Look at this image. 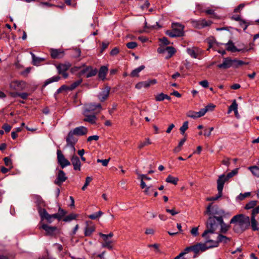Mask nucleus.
<instances>
[{"mask_svg":"<svg viewBox=\"0 0 259 259\" xmlns=\"http://www.w3.org/2000/svg\"><path fill=\"white\" fill-rule=\"evenodd\" d=\"M221 223H223V219L221 218L218 219L215 217H208L206 223V229L202 234V237L205 240L209 239Z\"/></svg>","mask_w":259,"mask_h":259,"instance_id":"f257e3e1","label":"nucleus"},{"mask_svg":"<svg viewBox=\"0 0 259 259\" xmlns=\"http://www.w3.org/2000/svg\"><path fill=\"white\" fill-rule=\"evenodd\" d=\"M236 223L235 226H239L242 231L248 229L250 226V218L243 214L234 216L230 221V224Z\"/></svg>","mask_w":259,"mask_h":259,"instance_id":"f03ea898","label":"nucleus"},{"mask_svg":"<svg viewBox=\"0 0 259 259\" xmlns=\"http://www.w3.org/2000/svg\"><path fill=\"white\" fill-rule=\"evenodd\" d=\"M244 64H246V63L241 60H232L230 58H224L223 63L218 65L217 67L220 69H226L231 67L237 68Z\"/></svg>","mask_w":259,"mask_h":259,"instance_id":"7ed1b4c3","label":"nucleus"},{"mask_svg":"<svg viewBox=\"0 0 259 259\" xmlns=\"http://www.w3.org/2000/svg\"><path fill=\"white\" fill-rule=\"evenodd\" d=\"M172 30H167L166 34L170 37H181L184 35V26L178 23H173Z\"/></svg>","mask_w":259,"mask_h":259,"instance_id":"20e7f679","label":"nucleus"},{"mask_svg":"<svg viewBox=\"0 0 259 259\" xmlns=\"http://www.w3.org/2000/svg\"><path fill=\"white\" fill-rule=\"evenodd\" d=\"M205 214L209 215V217H215L218 219H223L225 215L224 211L217 205L212 206L211 204H209L205 211Z\"/></svg>","mask_w":259,"mask_h":259,"instance_id":"39448f33","label":"nucleus"},{"mask_svg":"<svg viewBox=\"0 0 259 259\" xmlns=\"http://www.w3.org/2000/svg\"><path fill=\"white\" fill-rule=\"evenodd\" d=\"M238 168H235L231 172L227 174L226 176L222 175L219 176L217 180V189L220 191V193L223 191L225 183L230 178L236 175L238 173Z\"/></svg>","mask_w":259,"mask_h":259,"instance_id":"423d86ee","label":"nucleus"},{"mask_svg":"<svg viewBox=\"0 0 259 259\" xmlns=\"http://www.w3.org/2000/svg\"><path fill=\"white\" fill-rule=\"evenodd\" d=\"M230 241V238L223 235L222 234H219L217 240H213L212 239H211V237L209 238V239H206V242L207 243H210V245H208V247L212 248L218 247L220 242L227 243Z\"/></svg>","mask_w":259,"mask_h":259,"instance_id":"0eeeda50","label":"nucleus"},{"mask_svg":"<svg viewBox=\"0 0 259 259\" xmlns=\"http://www.w3.org/2000/svg\"><path fill=\"white\" fill-rule=\"evenodd\" d=\"M77 136L72 130L70 131L66 138V146L70 147L74 151L75 150L74 145L78 141Z\"/></svg>","mask_w":259,"mask_h":259,"instance_id":"6e6552de","label":"nucleus"},{"mask_svg":"<svg viewBox=\"0 0 259 259\" xmlns=\"http://www.w3.org/2000/svg\"><path fill=\"white\" fill-rule=\"evenodd\" d=\"M187 53L193 58L200 59V57L204 53V51L196 47H193L191 48H188L186 50Z\"/></svg>","mask_w":259,"mask_h":259,"instance_id":"1a4fd4ad","label":"nucleus"},{"mask_svg":"<svg viewBox=\"0 0 259 259\" xmlns=\"http://www.w3.org/2000/svg\"><path fill=\"white\" fill-rule=\"evenodd\" d=\"M210 245V243H207L206 242V240H205V243H197L195 245H192V251H193L196 255H194V257L197 256V255L199 254L200 252H203L205 251L207 249L210 248V247H208V245Z\"/></svg>","mask_w":259,"mask_h":259,"instance_id":"9d476101","label":"nucleus"},{"mask_svg":"<svg viewBox=\"0 0 259 259\" xmlns=\"http://www.w3.org/2000/svg\"><path fill=\"white\" fill-rule=\"evenodd\" d=\"M11 89L16 91H22L26 88V83L22 80H14L10 84Z\"/></svg>","mask_w":259,"mask_h":259,"instance_id":"9b49d317","label":"nucleus"},{"mask_svg":"<svg viewBox=\"0 0 259 259\" xmlns=\"http://www.w3.org/2000/svg\"><path fill=\"white\" fill-rule=\"evenodd\" d=\"M57 161L59 164L62 168L65 167L70 165V162L65 158L64 155L62 153L60 150H58L57 151Z\"/></svg>","mask_w":259,"mask_h":259,"instance_id":"f8f14e48","label":"nucleus"},{"mask_svg":"<svg viewBox=\"0 0 259 259\" xmlns=\"http://www.w3.org/2000/svg\"><path fill=\"white\" fill-rule=\"evenodd\" d=\"M110 87L106 86L103 88L97 95L98 99L101 102H104L109 97L110 92Z\"/></svg>","mask_w":259,"mask_h":259,"instance_id":"ddd939ff","label":"nucleus"},{"mask_svg":"<svg viewBox=\"0 0 259 259\" xmlns=\"http://www.w3.org/2000/svg\"><path fill=\"white\" fill-rule=\"evenodd\" d=\"M211 23L210 21H206L205 19L192 21L193 26L197 29H201L205 27L209 26L211 25Z\"/></svg>","mask_w":259,"mask_h":259,"instance_id":"4468645a","label":"nucleus"},{"mask_svg":"<svg viewBox=\"0 0 259 259\" xmlns=\"http://www.w3.org/2000/svg\"><path fill=\"white\" fill-rule=\"evenodd\" d=\"M66 180L67 177H66L65 172L62 170H59L54 183L58 186H61Z\"/></svg>","mask_w":259,"mask_h":259,"instance_id":"2eb2a0df","label":"nucleus"},{"mask_svg":"<svg viewBox=\"0 0 259 259\" xmlns=\"http://www.w3.org/2000/svg\"><path fill=\"white\" fill-rule=\"evenodd\" d=\"M98 70L91 66H88L81 71V74H85L86 77L89 78L96 75Z\"/></svg>","mask_w":259,"mask_h":259,"instance_id":"dca6fc26","label":"nucleus"},{"mask_svg":"<svg viewBox=\"0 0 259 259\" xmlns=\"http://www.w3.org/2000/svg\"><path fill=\"white\" fill-rule=\"evenodd\" d=\"M99 236L102 238L103 241V242L102 243V247L107 248L110 250L112 249L113 248L112 241L107 238L106 234L100 233Z\"/></svg>","mask_w":259,"mask_h":259,"instance_id":"f3484780","label":"nucleus"},{"mask_svg":"<svg viewBox=\"0 0 259 259\" xmlns=\"http://www.w3.org/2000/svg\"><path fill=\"white\" fill-rule=\"evenodd\" d=\"M157 83L156 79H153L151 80H148L144 81L139 82L136 85V88L137 89H141L143 87L147 88L152 84H154Z\"/></svg>","mask_w":259,"mask_h":259,"instance_id":"a211bd4d","label":"nucleus"},{"mask_svg":"<svg viewBox=\"0 0 259 259\" xmlns=\"http://www.w3.org/2000/svg\"><path fill=\"white\" fill-rule=\"evenodd\" d=\"M90 112L84 110L83 115L84 116V118L83 119V121L85 122H88L91 124H95L96 122L97 118L95 114H89V113Z\"/></svg>","mask_w":259,"mask_h":259,"instance_id":"6ab92c4d","label":"nucleus"},{"mask_svg":"<svg viewBox=\"0 0 259 259\" xmlns=\"http://www.w3.org/2000/svg\"><path fill=\"white\" fill-rule=\"evenodd\" d=\"M102 109L101 104H93L91 103L88 105L84 110L89 112H95L98 110V112H99Z\"/></svg>","mask_w":259,"mask_h":259,"instance_id":"aec40b11","label":"nucleus"},{"mask_svg":"<svg viewBox=\"0 0 259 259\" xmlns=\"http://www.w3.org/2000/svg\"><path fill=\"white\" fill-rule=\"evenodd\" d=\"M76 136H82L87 134L88 130L87 127L80 126L72 130Z\"/></svg>","mask_w":259,"mask_h":259,"instance_id":"412c9836","label":"nucleus"},{"mask_svg":"<svg viewBox=\"0 0 259 259\" xmlns=\"http://www.w3.org/2000/svg\"><path fill=\"white\" fill-rule=\"evenodd\" d=\"M71 162L75 170H80L81 162L79 158L75 155H73L71 158Z\"/></svg>","mask_w":259,"mask_h":259,"instance_id":"4be33fe9","label":"nucleus"},{"mask_svg":"<svg viewBox=\"0 0 259 259\" xmlns=\"http://www.w3.org/2000/svg\"><path fill=\"white\" fill-rule=\"evenodd\" d=\"M205 113L206 110H203L201 109L198 112L190 111L188 112L187 116L191 118H196L203 116Z\"/></svg>","mask_w":259,"mask_h":259,"instance_id":"5701e85b","label":"nucleus"},{"mask_svg":"<svg viewBox=\"0 0 259 259\" xmlns=\"http://www.w3.org/2000/svg\"><path fill=\"white\" fill-rule=\"evenodd\" d=\"M51 56L53 59L61 58L64 56V52L61 49L51 50Z\"/></svg>","mask_w":259,"mask_h":259,"instance_id":"b1692460","label":"nucleus"},{"mask_svg":"<svg viewBox=\"0 0 259 259\" xmlns=\"http://www.w3.org/2000/svg\"><path fill=\"white\" fill-rule=\"evenodd\" d=\"M43 229L46 232V234L48 235H53L54 232L57 230L56 227H51L46 224H42L40 228Z\"/></svg>","mask_w":259,"mask_h":259,"instance_id":"393cba45","label":"nucleus"},{"mask_svg":"<svg viewBox=\"0 0 259 259\" xmlns=\"http://www.w3.org/2000/svg\"><path fill=\"white\" fill-rule=\"evenodd\" d=\"M41 220L45 219L48 222L51 223L53 221L52 215L49 214L46 209H42L39 212Z\"/></svg>","mask_w":259,"mask_h":259,"instance_id":"a878e982","label":"nucleus"},{"mask_svg":"<svg viewBox=\"0 0 259 259\" xmlns=\"http://www.w3.org/2000/svg\"><path fill=\"white\" fill-rule=\"evenodd\" d=\"M107 72L108 68L105 66H102L99 70L98 74L99 78L102 80L105 79Z\"/></svg>","mask_w":259,"mask_h":259,"instance_id":"bb28decb","label":"nucleus"},{"mask_svg":"<svg viewBox=\"0 0 259 259\" xmlns=\"http://www.w3.org/2000/svg\"><path fill=\"white\" fill-rule=\"evenodd\" d=\"M226 46H227V50L231 52H240L242 51L241 49H237L232 41H229L226 44Z\"/></svg>","mask_w":259,"mask_h":259,"instance_id":"cd10ccee","label":"nucleus"},{"mask_svg":"<svg viewBox=\"0 0 259 259\" xmlns=\"http://www.w3.org/2000/svg\"><path fill=\"white\" fill-rule=\"evenodd\" d=\"M250 226H251L253 231H258L259 230L258 223L254 216H251L250 219Z\"/></svg>","mask_w":259,"mask_h":259,"instance_id":"c85d7f7f","label":"nucleus"},{"mask_svg":"<svg viewBox=\"0 0 259 259\" xmlns=\"http://www.w3.org/2000/svg\"><path fill=\"white\" fill-rule=\"evenodd\" d=\"M145 68V66L141 65L137 68L133 70L131 73V76L132 77H138L139 76V73L144 69Z\"/></svg>","mask_w":259,"mask_h":259,"instance_id":"c756f323","label":"nucleus"},{"mask_svg":"<svg viewBox=\"0 0 259 259\" xmlns=\"http://www.w3.org/2000/svg\"><path fill=\"white\" fill-rule=\"evenodd\" d=\"M95 228L94 226L88 225L84 230V235L85 236H90L93 232L95 231Z\"/></svg>","mask_w":259,"mask_h":259,"instance_id":"7c9ffc66","label":"nucleus"},{"mask_svg":"<svg viewBox=\"0 0 259 259\" xmlns=\"http://www.w3.org/2000/svg\"><path fill=\"white\" fill-rule=\"evenodd\" d=\"M220 226L221 227V229L220 231L221 234L226 233L230 228V226L225 224L223 220V223H220Z\"/></svg>","mask_w":259,"mask_h":259,"instance_id":"2f4dec72","label":"nucleus"},{"mask_svg":"<svg viewBox=\"0 0 259 259\" xmlns=\"http://www.w3.org/2000/svg\"><path fill=\"white\" fill-rule=\"evenodd\" d=\"M60 79V77L59 76H53L50 78L48 79L46 81L44 82V84L43 85V87H45L48 85L49 84L52 83L53 82L58 81Z\"/></svg>","mask_w":259,"mask_h":259,"instance_id":"473e14b6","label":"nucleus"},{"mask_svg":"<svg viewBox=\"0 0 259 259\" xmlns=\"http://www.w3.org/2000/svg\"><path fill=\"white\" fill-rule=\"evenodd\" d=\"M178 181V178L174 177L171 175H168L165 180L167 183H171L174 185H177Z\"/></svg>","mask_w":259,"mask_h":259,"instance_id":"72a5a7b5","label":"nucleus"},{"mask_svg":"<svg viewBox=\"0 0 259 259\" xmlns=\"http://www.w3.org/2000/svg\"><path fill=\"white\" fill-rule=\"evenodd\" d=\"M232 111H234V113L235 114V115L236 116L238 114V111H237V104L236 103V100H234L233 103H232L231 105L230 106L229 108V111L228 112L230 113Z\"/></svg>","mask_w":259,"mask_h":259,"instance_id":"f704fd0d","label":"nucleus"},{"mask_svg":"<svg viewBox=\"0 0 259 259\" xmlns=\"http://www.w3.org/2000/svg\"><path fill=\"white\" fill-rule=\"evenodd\" d=\"M69 65L61 64L59 65L57 68L58 71V73H60L61 72L66 71V70H67L69 69Z\"/></svg>","mask_w":259,"mask_h":259,"instance_id":"c9c22d12","label":"nucleus"},{"mask_svg":"<svg viewBox=\"0 0 259 259\" xmlns=\"http://www.w3.org/2000/svg\"><path fill=\"white\" fill-rule=\"evenodd\" d=\"M248 169L254 176L259 177V167L257 166H249Z\"/></svg>","mask_w":259,"mask_h":259,"instance_id":"e433bc0d","label":"nucleus"},{"mask_svg":"<svg viewBox=\"0 0 259 259\" xmlns=\"http://www.w3.org/2000/svg\"><path fill=\"white\" fill-rule=\"evenodd\" d=\"M239 24L240 27H241L243 30L245 31L248 26H249L250 24V23L248 21H245L244 20L241 19L239 21Z\"/></svg>","mask_w":259,"mask_h":259,"instance_id":"4c0bfd02","label":"nucleus"},{"mask_svg":"<svg viewBox=\"0 0 259 259\" xmlns=\"http://www.w3.org/2000/svg\"><path fill=\"white\" fill-rule=\"evenodd\" d=\"M257 204V201L256 200H252L247 203L245 206V209H250L252 208V209L254 208V206H256Z\"/></svg>","mask_w":259,"mask_h":259,"instance_id":"58836bf2","label":"nucleus"},{"mask_svg":"<svg viewBox=\"0 0 259 259\" xmlns=\"http://www.w3.org/2000/svg\"><path fill=\"white\" fill-rule=\"evenodd\" d=\"M151 144L150 140L149 138H146L145 139V141L144 142H140L138 145V148L141 149L144 146L150 145Z\"/></svg>","mask_w":259,"mask_h":259,"instance_id":"ea45409f","label":"nucleus"},{"mask_svg":"<svg viewBox=\"0 0 259 259\" xmlns=\"http://www.w3.org/2000/svg\"><path fill=\"white\" fill-rule=\"evenodd\" d=\"M29 94L26 93H16L12 94L13 97L19 96L23 99H26Z\"/></svg>","mask_w":259,"mask_h":259,"instance_id":"a19ab883","label":"nucleus"},{"mask_svg":"<svg viewBox=\"0 0 259 259\" xmlns=\"http://www.w3.org/2000/svg\"><path fill=\"white\" fill-rule=\"evenodd\" d=\"M165 50L168 53V58L171 57L176 52L175 48L172 47H166Z\"/></svg>","mask_w":259,"mask_h":259,"instance_id":"79ce46f5","label":"nucleus"},{"mask_svg":"<svg viewBox=\"0 0 259 259\" xmlns=\"http://www.w3.org/2000/svg\"><path fill=\"white\" fill-rule=\"evenodd\" d=\"M207 42L209 45L207 49V50H208L210 48H212L213 45L215 44V40L214 37H210L207 39Z\"/></svg>","mask_w":259,"mask_h":259,"instance_id":"37998d69","label":"nucleus"},{"mask_svg":"<svg viewBox=\"0 0 259 259\" xmlns=\"http://www.w3.org/2000/svg\"><path fill=\"white\" fill-rule=\"evenodd\" d=\"M188 121H185L180 127V130L182 134L184 135L186 130L188 128Z\"/></svg>","mask_w":259,"mask_h":259,"instance_id":"c03bdc74","label":"nucleus"},{"mask_svg":"<svg viewBox=\"0 0 259 259\" xmlns=\"http://www.w3.org/2000/svg\"><path fill=\"white\" fill-rule=\"evenodd\" d=\"M32 60H33V63L34 65H38V64L43 60V59L37 58L35 57V56L33 54L31 53Z\"/></svg>","mask_w":259,"mask_h":259,"instance_id":"a18cd8bd","label":"nucleus"},{"mask_svg":"<svg viewBox=\"0 0 259 259\" xmlns=\"http://www.w3.org/2000/svg\"><path fill=\"white\" fill-rule=\"evenodd\" d=\"M81 82H82L81 79H79V80L75 81L74 82L72 83L70 87H69V90H72L75 89L77 86H78L81 83Z\"/></svg>","mask_w":259,"mask_h":259,"instance_id":"49530a36","label":"nucleus"},{"mask_svg":"<svg viewBox=\"0 0 259 259\" xmlns=\"http://www.w3.org/2000/svg\"><path fill=\"white\" fill-rule=\"evenodd\" d=\"M4 160L5 165L7 166H9L10 167V169H11L13 167L12 160L10 158L8 157H5L4 159Z\"/></svg>","mask_w":259,"mask_h":259,"instance_id":"de8ad7c7","label":"nucleus"},{"mask_svg":"<svg viewBox=\"0 0 259 259\" xmlns=\"http://www.w3.org/2000/svg\"><path fill=\"white\" fill-rule=\"evenodd\" d=\"M92 180V178L90 177H88L86 178L85 184L81 188L82 190L84 191L87 189L88 186L89 185Z\"/></svg>","mask_w":259,"mask_h":259,"instance_id":"09e8293b","label":"nucleus"},{"mask_svg":"<svg viewBox=\"0 0 259 259\" xmlns=\"http://www.w3.org/2000/svg\"><path fill=\"white\" fill-rule=\"evenodd\" d=\"M76 218V215L74 214H70L68 215H67L66 217H65L64 219H63V221L64 222H69V221H70L72 220H74Z\"/></svg>","mask_w":259,"mask_h":259,"instance_id":"8fccbe9b","label":"nucleus"},{"mask_svg":"<svg viewBox=\"0 0 259 259\" xmlns=\"http://www.w3.org/2000/svg\"><path fill=\"white\" fill-rule=\"evenodd\" d=\"M215 106L213 104H210L206 106L204 108H202V110H206V113L209 111H212L215 108Z\"/></svg>","mask_w":259,"mask_h":259,"instance_id":"3c124183","label":"nucleus"},{"mask_svg":"<svg viewBox=\"0 0 259 259\" xmlns=\"http://www.w3.org/2000/svg\"><path fill=\"white\" fill-rule=\"evenodd\" d=\"M155 99L156 101H162L164 100V94L163 93H160L157 95L155 97Z\"/></svg>","mask_w":259,"mask_h":259,"instance_id":"603ef678","label":"nucleus"},{"mask_svg":"<svg viewBox=\"0 0 259 259\" xmlns=\"http://www.w3.org/2000/svg\"><path fill=\"white\" fill-rule=\"evenodd\" d=\"M126 46L128 49H133L137 47V44L136 42L131 41L127 43Z\"/></svg>","mask_w":259,"mask_h":259,"instance_id":"864d4df0","label":"nucleus"},{"mask_svg":"<svg viewBox=\"0 0 259 259\" xmlns=\"http://www.w3.org/2000/svg\"><path fill=\"white\" fill-rule=\"evenodd\" d=\"M222 195V191L220 193V191H218V194L215 197H211L207 199V201H214L217 200L219 198L221 197Z\"/></svg>","mask_w":259,"mask_h":259,"instance_id":"5fc2aeb1","label":"nucleus"},{"mask_svg":"<svg viewBox=\"0 0 259 259\" xmlns=\"http://www.w3.org/2000/svg\"><path fill=\"white\" fill-rule=\"evenodd\" d=\"M110 160V159H97V162L98 163H102V165L104 166H107L108 163H109V161Z\"/></svg>","mask_w":259,"mask_h":259,"instance_id":"6e6d98bb","label":"nucleus"},{"mask_svg":"<svg viewBox=\"0 0 259 259\" xmlns=\"http://www.w3.org/2000/svg\"><path fill=\"white\" fill-rule=\"evenodd\" d=\"M165 210L167 212L170 213L172 215H175L180 212L178 211H176L175 208L171 209L166 208Z\"/></svg>","mask_w":259,"mask_h":259,"instance_id":"4d7b16f0","label":"nucleus"},{"mask_svg":"<svg viewBox=\"0 0 259 259\" xmlns=\"http://www.w3.org/2000/svg\"><path fill=\"white\" fill-rule=\"evenodd\" d=\"M259 213V205L254 208L252 210L251 216H254L255 218L256 215Z\"/></svg>","mask_w":259,"mask_h":259,"instance_id":"13d9d810","label":"nucleus"},{"mask_svg":"<svg viewBox=\"0 0 259 259\" xmlns=\"http://www.w3.org/2000/svg\"><path fill=\"white\" fill-rule=\"evenodd\" d=\"M99 139V137L97 135H94L90 136L87 139L88 142H91L93 140L98 141Z\"/></svg>","mask_w":259,"mask_h":259,"instance_id":"bf43d9fd","label":"nucleus"},{"mask_svg":"<svg viewBox=\"0 0 259 259\" xmlns=\"http://www.w3.org/2000/svg\"><path fill=\"white\" fill-rule=\"evenodd\" d=\"M2 128L6 132L8 133L11 131L12 126L8 124H4L3 125Z\"/></svg>","mask_w":259,"mask_h":259,"instance_id":"052dcab7","label":"nucleus"},{"mask_svg":"<svg viewBox=\"0 0 259 259\" xmlns=\"http://www.w3.org/2000/svg\"><path fill=\"white\" fill-rule=\"evenodd\" d=\"M191 233L194 236H196L198 235V228L194 227L193 228L191 231Z\"/></svg>","mask_w":259,"mask_h":259,"instance_id":"680f3d73","label":"nucleus"},{"mask_svg":"<svg viewBox=\"0 0 259 259\" xmlns=\"http://www.w3.org/2000/svg\"><path fill=\"white\" fill-rule=\"evenodd\" d=\"M250 195V192H245V193H244L243 194L241 193L239 195V197L240 199L243 200L245 198L249 196Z\"/></svg>","mask_w":259,"mask_h":259,"instance_id":"e2e57ef3","label":"nucleus"},{"mask_svg":"<svg viewBox=\"0 0 259 259\" xmlns=\"http://www.w3.org/2000/svg\"><path fill=\"white\" fill-rule=\"evenodd\" d=\"M192 251V246H190L189 247H186L184 250L181 253H183V255L184 256L186 254L188 253V252Z\"/></svg>","mask_w":259,"mask_h":259,"instance_id":"0e129e2a","label":"nucleus"},{"mask_svg":"<svg viewBox=\"0 0 259 259\" xmlns=\"http://www.w3.org/2000/svg\"><path fill=\"white\" fill-rule=\"evenodd\" d=\"M244 4H240L234 9V12L235 13L240 12V11L244 8Z\"/></svg>","mask_w":259,"mask_h":259,"instance_id":"69168bd1","label":"nucleus"},{"mask_svg":"<svg viewBox=\"0 0 259 259\" xmlns=\"http://www.w3.org/2000/svg\"><path fill=\"white\" fill-rule=\"evenodd\" d=\"M199 84L201 86H202L203 87H204L205 88H208V85H209L208 82L206 80H204L201 81L199 82Z\"/></svg>","mask_w":259,"mask_h":259,"instance_id":"338daca9","label":"nucleus"},{"mask_svg":"<svg viewBox=\"0 0 259 259\" xmlns=\"http://www.w3.org/2000/svg\"><path fill=\"white\" fill-rule=\"evenodd\" d=\"M154 233V230L151 228H147L145 233L147 235H152Z\"/></svg>","mask_w":259,"mask_h":259,"instance_id":"774afa93","label":"nucleus"}]
</instances>
